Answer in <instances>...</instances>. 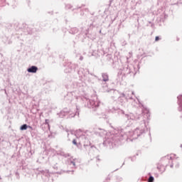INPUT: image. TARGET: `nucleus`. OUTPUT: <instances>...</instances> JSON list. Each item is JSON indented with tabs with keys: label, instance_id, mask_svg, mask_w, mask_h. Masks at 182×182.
Here are the masks:
<instances>
[{
	"label": "nucleus",
	"instance_id": "423d86ee",
	"mask_svg": "<svg viewBox=\"0 0 182 182\" xmlns=\"http://www.w3.org/2000/svg\"><path fill=\"white\" fill-rule=\"evenodd\" d=\"M144 133V129H139V128H136L134 131L129 132V136L134 137V139H138L141 134Z\"/></svg>",
	"mask_w": 182,
	"mask_h": 182
},
{
	"label": "nucleus",
	"instance_id": "4468645a",
	"mask_svg": "<svg viewBox=\"0 0 182 182\" xmlns=\"http://www.w3.org/2000/svg\"><path fill=\"white\" fill-rule=\"evenodd\" d=\"M15 26H16L15 27V30L16 31H24L23 28H22V27H20L19 23H16Z\"/></svg>",
	"mask_w": 182,
	"mask_h": 182
},
{
	"label": "nucleus",
	"instance_id": "09e8293b",
	"mask_svg": "<svg viewBox=\"0 0 182 182\" xmlns=\"http://www.w3.org/2000/svg\"><path fill=\"white\" fill-rule=\"evenodd\" d=\"M83 11H85V12L88 11V9H85V10H82Z\"/></svg>",
	"mask_w": 182,
	"mask_h": 182
},
{
	"label": "nucleus",
	"instance_id": "9b49d317",
	"mask_svg": "<svg viewBox=\"0 0 182 182\" xmlns=\"http://www.w3.org/2000/svg\"><path fill=\"white\" fill-rule=\"evenodd\" d=\"M84 147L86 150H89L90 149H91L92 150V151H95L97 149V147L94 145H92L91 143H90V145H84Z\"/></svg>",
	"mask_w": 182,
	"mask_h": 182
},
{
	"label": "nucleus",
	"instance_id": "603ef678",
	"mask_svg": "<svg viewBox=\"0 0 182 182\" xmlns=\"http://www.w3.org/2000/svg\"><path fill=\"white\" fill-rule=\"evenodd\" d=\"M173 164H171V168H173Z\"/></svg>",
	"mask_w": 182,
	"mask_h": 182
},
{
	"label": "nucleus",
	"instance_id": "7c9ffc66",
	"mask_svg": "<svg viewBox=\"0 0 182 182\" xmlns=\"http://www.w3.org/2000/svg\"><path fill=\"white\" fill-rule=\"evenodd\" d=\"M160 40V37L159 36H156V37H155V42H157Z\"/></svg>",
	"mask_w": 182,
	"mask_h": 182
},
{
	"label": "nucleus",
	"instance_id": "dca6fc26",
	"mask_svg": "<svg viewBox=\"0 0 182 182\" xmlns=\"http://www.w3.org/2000/svg\"><path fill=\"white\" fill-rule=\"evenodd\" d=\"M85 69L84 68H80L79 70H77V74L80 76L82 77V75H85Z\"/></svg>",
	"mask_w": 182,
	"mask_h": 182
},
{
	"label": "nucleus",
	"instance_id": "c03bdc74",
	"mask_svg": "<svg viewBox=\"0 0 182 182\" xmlns=\"http://www.w3.org/2000/svg\"><path fill=\"white\" fill-rule=\"evenodd\" d=\"M28 128L30 129L31 130H33V128L31 126H28Z\"/></svg>",
	"mask_w": 182,
	"mask_h": 182
},
{
	"label": "nucleus",
	"instance_id": "aec40b11",
	"mask_svg": "<svg viewBox=\"0 0 182 182\" xmlns=\"http://www.w3.org/2000/svg\"><path fill=\"white\" fill-rule=\"evenodd\" d=\"M27 129H28V125H27L26 124H23L21 127H20V130L21 131H25Z\"/></svg>",
	"mask_w": 182,
	"mask_h": 182
},
{
	"label": "nucleus",
	"instance_id": "9d476101",
	"mask_svg": "<svg viewBox=\"0 0 182 182\" xmlns=\"http://www.w3.org/2000/svg\"><path fill=\"white\" fill-rule=\"evenodd\" d=\"M178 111L182 112V95L178 96Z\"/></svg>",
	"mask_w": 182,
	"mask_h": 182
},
{
	"label": "nucleus",
	"instance_id": "49530a36",
	"mask_svg": "<svg viewBox=\"0 0 182 182\" xmlns=\"http://www.w3.org/2000/svg\"><path fill=\"white\" fill-rule=\"evenodd\" d=\"M145 109V110L146 111V114H149V111L147 109V108H144Z\"/></svg>",
	"mask_w": 182,
	"mask_h": 182
},
{
	"label": "nucleus",
	"instance_id": "4c0bfd02",
	"mask_svg": "<svg viewBox=\"0 0 182 182\" xmlns=\"http://www.w3.org/2000/svg\"><path fill=\"white\" fill-rule=\"evenodd\" d=\"M81 8H82V7H77V9H73V11H75L77 10H77H78V9H81Z\"/></svg>",
	"mask_w": 182,
	"mask_h": 182
},
{
	"label": "nucleus",
	"instance_id": "72a5a7b5",
	"mask_svg": "<svg viewBox=\"0 0 182 182\" xmlns=\"http://www.w3.org/2000/svg\"><path fill=\"white\" fill-rule=\"evenodd\" d=\"M117 180H118V181H122V178L120 176H117Z\"/></svg>",
	"mask_w": 182,
	"mask_h": 182
},
{
	"label": "nucleus",
	"instance_id": "37998d69",
	"mask_svg": "<svg viewBox=\"0 0 182 182\" xmlns=\"http://www.w3.org/2000/svg\"><path fill=\"white\" fill-rule=\"evenodd\" d=\"M154 26H154V23H152L151 24V28H154Z\"/></svg>",
	"mask_w": 182,
	"mask_h": 182
},
{
	"label": "nucleus",
	"instance_id": "c756f323",
	"mask_svg": "<svg viewBox=\"0 0 182 182\" xmlns=\"http://www.w3.org/2000/svg\"><path fill=\"white\" fill-rule=\"evenodd\" d=\"M65 152L61 151L60 153H58V155H59V156H63V157H64V156H65Z\"/></svg>",
	"mask_w": 182,
	"mask_h": 182
},
{
	"label": "nucleus",
	"instance_id": "c9c22d12",
	"mask_svg": "<svg viewBox=\"0 0 182 182\" xmlns=\"http://www.w3.org/2000/svg\"><path fill=\"white\" fill-rule=\"evenodd\" d=\"M69 156H70V154H65V155H64L65 158H67V157H69Z\"/></svg>",
	"mask_w": 182,
	"mask_h": 182
},
{
	"label": "nucleus",
	"instance_id": "2f4dec72",
	"mask_svg": "<svg viewBox=\"0 0 182 182\" xmlns=\"http://www.w3.org/2000/svg\"><path fill=\"white\" fill-rule=\"evenodd\" d=\"M119 97H122V98H125L127 100V97H126V95L124 93L121 94V96H119Z\"/></svg>",
	"mask_w": 182,
	"mask_h": 182
},
{
	"label": "nucleus",
	"instance_id": "69168bd1",
	"mask_svg": "<svg viewBox=\"0 0 182 182\" xmlns=\"http://www.w3.org/2000/svg\"><path fill=\"white\" fill-rule=\"evenodd\" d=\"M5 93L6 94V90H5Z\"/></svg>",
	"mask_w": 182,
	"mask_h": 182
},
{
	"label": "nucleus",
	"instance_id": "f257e3e1",
	"mask_svg": "<svg viewBox=\"0 0 182 182\" xmlns=\"http://www.w3.org/2000/svg\"><path fill=\"white\" fill-rule=\"evenodd\" d=\"M123 131L124 129L122 128L117 129L118 133L115 134V136H112V139H108L105 141L103 144L106 146H109V149L121 145L124 136L127 137Z\"/></svg>",
	"mask_w": 182,
	"mask_h": 182
},
{
	"label": "nucleus",
	"instance_id": "f8f14e48",
	"mask_svg": "<svg viewBox=\"0 0 182 182\" xmlns=\"http://www.w3.org/2000/svg\"><path fill=\"white\" fill-rule=\"evenodd\" d=\"M3 42L6 44V45H10L12 43L11 40L9 38V37H6L5 36V37H3Z\"/></svg>",
	"mask_w": 182,
	"mask_h": 182
},
{
	"label": "nucleus",
	"instance_id": "58836bf2",
	"mask_svg": "<svg viewBox=\"0 0 182 182\" xmlns=\"http://www.w3.org/2000/svg\"><path fill=\"white\" fill-rule=\"evenodd\" d=\"M83 59H84V57H82V55H80V60H83Z\"/></svg>",
	"mask_w": 182,
	"mask_h": 182
},
{
	"label": "nucleus",
	"instance_id": "ddd939ff",
	"mask_svg": "<svg viewBox=\"0 0 182 182\" xmlns=\"http://www.w3.org/2000/svg\"><path fill=\"white\" fill-rule=\"evenodd\" d=\"M102 80L104 81V82H108L109 81V75L107 73H102Z\"/></svg>",
	"mask_w": 182,
	"mask_h": 182
},
{
	"label": "nucleus",
	"instance_id": "4be33fe9",
	"mask_svg": "<svg viewBox=\"0 0 182 182\" xmlns=\"http://www.w3.org/2000/svg\"><path fill=\"white\" fill-rule=\"evenodd\" d=\"M118 102L121 103L122 106L124 105V100L122 97H118Z\"/></svg>",
	"mask_w": 182,
	"mask_h": 182
},
{
	"label": "nucleus",
	"instance_id": "412c9836",
	"mask_svg": "<svg viewBox=\"0 0 182 182\" xmlns=\"http://www.w3.org/2000/svg\"><path fill=\"white\" fill-rule=\"evenodd\" d=\"M72 159H73V157L70 159V165L73 164V167H74V168H76L75 161L77 160V159H73V160H72Z\"/></svg>",
	"mask_w": 182,
	"mask_h": 182
},
{
	"label": "nucleus",
	"instance_id": "a19ab883",
	"mask_svg": "<svg viewBox=\"0 0 182 182\" xmlns=\"http://www.w3.org/2000/svg\"><path fill=\"white\" fill-rule=\"evenodd\" d=\"M58 28H53V32L56 33L58 31Z\"/></svg>",
	"mask_w": 182,
	"mask_h": 182
},
{
	"label": "nucleus",
	"instance_id": "bf43d9fd",
	"mask_svg": "<svg viewBox=\"0 0 182 182\" xmlns=\"http://www.w3.org/2000/svg\"><path fill=\"white\" fill-rule=\"evenodd\" d=\"M176 41H179V38H178V37L176 38Z\"/></svg>",
	"mask_w": 182,
	"mask_h": 182
},
{
	"label": "nucleus",
	"instance_id": "cd10ccee",
	"mask_svg": "<svg viewBox=\"0 0 182 182\" xmlns=\"http://www.w3.org/2000/svg\"><path fill=\"white\" fill-rule=\"evenodd\" d=\"M65 7L67 9H71L73 8V6L72 4H66Z\"/></svg>",
	"mask_w": 182,
	"mask_h": 182
},
{
	"label": "nucleus",
	"instance_id": "e2e57ef3",
	"mask_svg": "<svg viewBox=\"0 0 182 182\" xmlns=\"http://www.w3.org/2000/svg\"><path fill=\"white\" fill-rule=\"evenodd\" d=\"M180 147H181V148H182V144H181V145H180Z\"/></svg>",
	"mask_w": 182,
	"mask_h": 182
},
{
	"label": "nucleus",
	"instance_id": "680f3d73",
	"mask_svg": "<svg viewBox=\"0 0 182 182\" xmlns=\"http://www.w3.org/2000/svg\"><path fill=\"white\" fill-rule=\"evenodd\" d=\"M169 159H172V157L171 156V157H169Z\"/></svg>",
	"mask_w": 182,
	"mask_h": 182
},
{
	"label": "nucleus",
	"instance_id": "a211bd4d",
	"mask_svg": "<svg viewBox=\"0 0 182 182\" xmlns=\"http://www.w3.org/2000/svg\"><path fill=\"white\" fill-rule=\"evenodd\" d=\"M156 168H158L159 170V171H162L164 172L166 171V168L163 165H158V166L156 167Z\"/></svg>",
	"mask_w": 182,
	"mask_h": 182
},
{
	"label": "nucleus",
	"instance_id": "f03ea898",
	"mask_svg": "<svg viewBox=\"0 0 182 182\" xmlns=\"http://www.w3.org/2000/svg\"><path fill=\"white\" fill-rule=\"evenodd\" d=\"M135 68L133 65H128L125 68H122L118 70V77L123 80V77H126L129 75H135L136 74L135 71Z\"/></svg>",
	"mask_w": 182,
	"mask_h": 182
},
{
	"label": "nucleus",
	"instance_id": "2eb2a0df",
	"mask_svg": "<svg viewBox=\"0 0 182 182\" xmlns=\"http://www.w3.org/2000/svg\"><path fill=\"white\" fill-rule=\"evenodd\" d=\"M99 130L102 131L101 132H95V134L97 135V136H102L104 134H105V131L104 129H98Z\"/></svg>",
	"mask_w": 182,
	"mask_h": 182
},
{
	"label": "nucleus",
	"instance_id": "052dcab7",
	"mask_svg": "<svg viewBox=\"0 0 182 182\" xmlns=\"http://www.w3.org/2000/svg\"><path fill=\"white\" fill-rule=\"evenodd\" d=\"M100 33H102V30H100Z\"/></svg>",
	"mask_w": 182,
	"mask_h": 182
},
{
	"label": "nucleus",
	"instance_id": "6e6d98bb",
	"mask_svg": "<svg viewBox=\"0 0 182 182\" xmlns=\"http://www.w3.org/2000/svg\"><path fill=\"white\" fill-rule=\"evenodd\" d=\"M0 182H3L1 178L0 177Z\"/></svg>",
	"mask_w": 182,
	"mask_h": 182
},
{
	"label": "nucleus",
	"instance_id": "338daca9",
	"mask_svg": "<svg viewBox=\"0 0 182 182\" xmlns=\"http://www.w3.org/2000/svg\"><path fill=\"white\" fill-rule=\"evenodd\" d=\"M72 172L73 173V172H74V171L73 170V171H72Z\"/></svg>",
	"mask_w": 182,
	"mask_h": 182
},
{
	"label": "nucleus",
	"instance_id": "f704fd0d",
	"mask_svg": "<svg viewBox=\"0 0 182 182\" xmlns=\"http://www.w3.org/2000/svg\"><path fill=\"white\" fill-rule=\"evenodd\" d=\"M47 13L50 15H53L54 11H47Z\"/></svg>",
	"mask_w": 182,
	"mask_h": 182
},
{
	"label": "nucleus",
	"instance_id": "79ce46f5",
	"mask_svg": "<svg viewBox=\"0 0 182 182\" xmlns=\"http://www.w3.org/2000/svg\"><path fill=\"white\" fill-rule=\"evenodd\" d=\"M53 168L57 170L58 167L57 166V165H54Z\"/></svg>",
	"mask_w": 182,
	"mask_h": 182
},
{
	"label": "nucleus",
	"instance_id": "de8ad7c7",
	"mask_svg": "<svg viewBox=\"0 0 182 182\" xmlns=\"http://www.w3.org/2000/svg\"><path fill=\"white\" fill-rule=\"evenodd\" d=\"M179 166H180L179 164H176V166H175V167H176V168H179Z\"/></svg>",
	"mask_w": 182,
	"mask_h": 182
},
{
	"label": "nucleus",
	"instance_id": "864d4df0",
	"mask_svg": "<svg viewBox=\"0 0 182 182\" xmlns=\"http://www.w3.org/2000/svg\"><path fill=\"white\" fill-rule=\"evenodd\" d=\"M110 180V178L108 176L107 181Z\"/></svg>",
	"mask_w": 182,
	"mask_h": 182
},
{
	"label": "nucleus",
	"instance_id": "5701e85b",
	"mask_svg": "<svg viewBox=\"0 0 182 182\" xmlns=\"http://www.w3.org/2000/svg\"><path fill=\"white\" fill-rule=\"evenodd\" d=\"M149 175V178H148V182H154V177L151 176V173H148Z\"/></svg>",
	"mask_w": 182,
	"mask_h": 182
},
{
	"label": "nucleus",
	"instance_id": "0eeeda50",
	"mask_svg": "<svg viewBox=\"0 0 182 182\" xmlns=\"http://www.w3.org/2000/svg\"><path fill=\"white\" fill-rule=\"evenodd\" d=\"M77 68H78L77 65L68 63L67 64L66 69L65 70V73H71L73 72H75Z\"/></svg>",
	"mask_w": 182,
	"mask_h": 182
},
{
	"label": "nucleus",
	"instance_id": "8fccbe9b",
	"mask_svg": "<svg viewBox=\"0 0 182 182\" xmlns=\"http://www.w3.org/2000/svg\"><path fill=\"white\" fill-rule=\"evenodd\" d=\"M80 15H81L82 16H84V11H82L81 14H80Z\"/></svg>",
	"mask_w": 182,
	"mask_h": 182
},
{
	"label": "nucleus",
	"instance_id": "c85d7f7f",
	"mask_svg": "<svg viewBox=\"0 0 182 182\" xmlns=\"http://www.w3.org/2000/svg\"><path fill=\"white\" fill-rule=\"evenodd\" d=\"M65 172H67V173H69V172H70V171H60V172H56V173H58V174H62L63 173H65Z\"/></svg>",
	"mask_w": 182,
	"mask_h": 182
},
{
	"label": "nucleus",
	"instance_id": "473e14b6",
	"mask_svg": "<svg viewBox=\"0 0 182 182\" xmlns=\"http://www.w3.org/2000/svg\"><path fill=\"white\" fill-rule=\"evenodd\" d=\"M15 174H16V178H17L18 179H19V178H20V177H19V173H18V171H16Z\"/></svg>",
	"mask_w": 182,
	"mask_h": 182
},
{
	"label": "nucleus",
	"instance_id": "a18cd8bd",
	"mask_svg": "<svg viewBox=\"0 0 182 182\" xmlns=\"http://www.w3.org/2000/svg\"><path fill=\"white\" fill-rule=\"evenodd\" d=\"M112 2V0H109V4H108V6H111Z\"/></svg>",
	"mask_w": 182,
	"mask_h": 182
},
{
	"label": "nucleus",
	"instance_id": "5fc2aeb1",
	"mask_svg": "<svg viewBox=\"0 0 182 182\" xmlns=\"http://www.w3.org/2000/svg\"><path fill=\"white\" fill-rule=\"evenodd\" d=\"M134 158H135V157L131 159V161H134Z\"/></svg>",
	"mask_w": 182,
	"mask_h": 182
},
{
	"label": "nucleus",
	"instance_id": "b1692460",
	"mask_svg": "<svg viewBox=\"0 0 182 182\" xmlns=\"http://www.w3.org/2000/svg\"><path fill=\"white\" fill-rule=\"evenodd\" d=\"M4 26L7 29L10 30L11 28V27H12V24H11V23H5Z\"/></svg>",
	"mask_w": 182,
	"mask_h": 182
},
{
	"label": "nucleus",
	"instance_id": "f3484780",
	"mask_svg": "<svg viewBox=\"0 0 182 182\" xmlns=\"http://www.w3.org/2000/svg\"><path fill=\"white\" fill-rule=\"evenodd\" d=\"M43 175L48 177L49 176V171L48 170H41L39 171Z\"/></svg>",
	"mask_w": 182,
	"mask_h": 182
},
{
	"label": "nucleus",
	"instance_id": "bb28decb",
	"mask_svg": "<svg viewBox=\"0 0 182 182\" xmlns=\"http://www.w3.org/2000/svg\"><path fill=\"white\" fill-rule=\"evenodd\" d=\"M107 58L108 60L113 62V60L112 59L111 54H107Z\"/></svg>",
	"mask_w": 182,
	"mask_h": 182
},
{
	"label": "nucleus",
	"instance_id": "7ed1b4c3",
	"mask_svg": "<svg viewBox=\"0 0 182 182\" xmlns=\"http://www.w3.org/2000/svg\"><path fill=\"white\" fill-rule=\"evenodd\" d=\"M83 101H86L87 103L85 104V107H88L89 109H92L93 112H97V115L102 114V112H100V105L101 104L99 101H95L92 100H89L87 97L83 99Z\"/></svg>",
	"mask_w": 182,
	"mask_h": 182
},
{
	"label": "nucleus",
	"instance_id": "4d7b16f0",
	"mask_svg": "<svg viewBox=\"0 0 182 182\" xmlns=\"http://www.w3.org/2000/svg\"><path fill=\"white\" fill-rule=\"evenodd\" d=\"M152 23H152L151 21H149V24H151V25Z\"/></svg>",
	"mask_w": 182,
	"mask_h": 182
},
{
	"label": "nucleus",
	"instance_id": "393cba45",
	"mask_svg": "<svg viewBox=\"0 0 182 182\" xmlns=\"http://www.w3.org/2000/svg\"><path fill=\"white\" fill-rule=\"evenodd\" d=\"M73 144L75 145L77 147L80 148V144H78L76 139H73Z\"/></svg>",
	"mask_w": 182,
	"mask_h": 182
},
{
	"label": "nucleus",
	"instance_id": "39448f33",
	"mask_svg": "<svg viewBox=\"0 0 182 182\" xmlns=\"http://www.w3.org/2000/svg\"><path fill=\"white\" fill-rule=\"evenodd\" d=\"M111 112L114 114H118V115L124 116L127 118V120L133 119L130 115L125 114V112L119 108L114 107L111 109Z\"/></svg>",
	"mask_w": 182,
	"mask_h": 182
},
{
	"label": "nucleus",
	"instance_id": "1a4fd4ad",
	"mask_svg": "<svg viewBox=\"0 0 182 182\" xmlns=\"http://www.w3.org/2000/svg\"><path fill=\"white\" fill-rule=\"evenodd\" d=\"M68 31L72 35H75L79 32V28H77V27H70V28L68 29Z\"/></svg>",
	"mask_w": 182,
	"mask_h": 182
},
{
	"label": "nucleus",
	"instance_id": "6e6552de",
	"mask_svg": "<svg viewBox=\"0 0 182 182\" xmlns=\"http://www.w3.org/2000/svg\"><path fill=\"white\" fill-rule=\"evenodd\" d=\"M38 70V67L34 66V65H33L27 69L28 73H33V74L36 73Z\"/></svg>",
	"mask_w": 182,
	"mask_h": 182
},
{
	"label": "nucleus",
	"instance_id": "20e7f679",
	"mask_svg": "<svg viewBox=\"0 0 182 182\" xmlns=\"http://www.w3.org/2000/svg\"><path fill=\"white\" fill-rule=\"evenodd\" d=\"M76 112L75 113H72L70 109L68 108H65L63 110H62L60 113L58 114L60 118H64L65 117L68 116V119H71L73 118L76 116L79 117L80 116V107H76Z\"/></svg>",
	"mask_w": 182,
	"mask_h": 182
},
{
	"label": "nucleus",
	"instance_id": "3c124183",
	"mask_svg": "<svg viewBox=\"0 0 182 182\" xmlns=\"http://www.w3.org/2000/svg\"><path fill=\"white\" fill-rule=\"evenodd\" d=\"M98 161H100V156H97V158H96Z\"/></svg>",
	"mask_w": 182,
	"mask_h": 182
},
{
	"label": "nucleus",
	"instance_id": "6ab92c4d",
	"mask_svg": "<svg viewBox=\"0 0 182 182\" xmlns=\"http://www.w3.org/2000/svg\"><path fill=\"white\" fill-rule=\"evenodd\" d=\"M85 36L86 37H87L88 38L94 41L95 39V36H92V34H89V33H85Z\"/></svg>",
	"mask_w": 182,
	"mask_h": 182
},
{
	"label": "nucleus",
	"instance_id": "13d9d810",
	"mask_svg": "<svg viewBox=\"0 0 182 182\" xmlns=\"http://www.w3.org/2000/svg\"><path fill=\"white\" fill-rule=\"evenodd\" d=\"M31 136H33V132H31Z\"/></svg>",
	"mask_w": 182,
	"mask_h": 182
},
{
	"label": "nucleus",
	"instance_id": "a878e982",
	"mask_svg": "<svg viewBox=\"0 0 182 182\" xmlns=\"http://www.w3.org/2000/svg\"><path fill=\"white\" fill-rule=\"evenodd\" d=\"M6 5V0H0V6H4Z\"/></svg>",
	"mask_w": 182,
	"mask_h": 182
},
{
	"label": "nucleus",
	"instance_id": "e433bc0d",
	"mask_svg": "<svg viewBox=\"0 0 182 182\" xmlns=\"http://www.w3.org/2000/svg\"><path fill=\"white\" fill-rule=\"evenodd\" d=\"M49 122H50V121H49L48 119H46L45 124L48 125V124H49Z\"/></svg>",
	"mask_w": 182,
	"mask_h": 182
},
{
	"label": "nucleus",
	"instance_id": "ea45409f",
	"mask_svg": "<svg viewBox=\"0 0 182 182\" xmlns=\"http://www.w3.org/2000/svg\"><path fill=\"white\" fill-rule=\"evenodd\" d=\"M87 151L88 154H90V152L92 151V149H90V150H86Z\"/></svg>",
	"mask_w": 182,
	"mask_h": 182
},
{
	"label": "nucleus",
	"instance_id": "0e129e2a",
	"mask_svg": "<svg viewBox=\"0 0 182 182\" xmlns=\"http://www.w3.org/2000/svg\"><path fill=\"white\" fill-rule=\"evenodd\" d=\"M107 92H109V90H107Z\"/></svg>",
	"mask_w": 182,
	"mask_h": 182
}]
</instances>
